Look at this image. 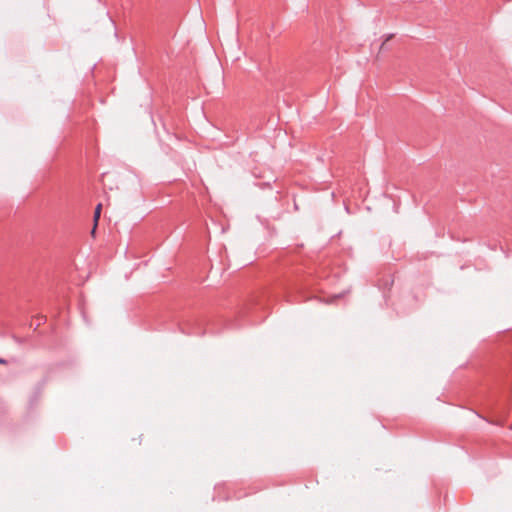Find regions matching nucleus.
<instances>
[{
    "mask_svg": "<svg viewBox=\"0 0 512 512\" xmlns=\"http://www.w3.org/2000/svg\"><path fill=\"white\" fill-rule=\"evenodd\" d=\"M0 364H6V360L3 358H0Z\"/></svg>",
    "mask_w": 512,
    "mask_h": 512,
    "instance_id": "3",
    "label": "nucleus"
},
{
    "mask_svg": "<svg viewBox=\"0 0 512 512\" xmlns=\"http://www.w3.org/2000/svg\"><path fill=\"white\" fill-rule=\"evenodd\" d=\"M392 36H393V35H389V36L386 38V40L382 43L381 48H383V47L385 46V43H386L388 40H390V39L392 38Z\"/></svg>",
    "mask_w": 512,
    "mask_h": 512,
    "instance_id": "2",
    "label": "nucleus"
},
{
    "mask_svg": "<svg viewBox=\"0 0 512 512\" xmlns=\"http://www.w3.org/2000/svg\"><path fill=\"white\" fill-rule=\"evenodd\" d=\"M101 209H102V205L101 204H98L95 208V211H94V227L92 229V234L94 235L95 234V231H96V226H97V223H98V220L100 218V215H101Z\"/></svg>",
    "mask_w": 512,
    "mask_h": 512,
    "instance_id": "1",
    "label": "nucleus"
}]
</instances>
